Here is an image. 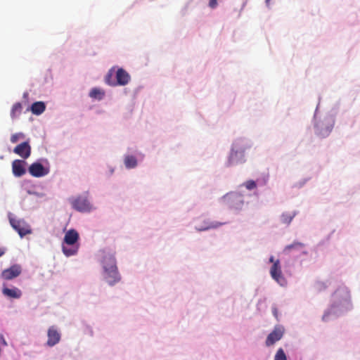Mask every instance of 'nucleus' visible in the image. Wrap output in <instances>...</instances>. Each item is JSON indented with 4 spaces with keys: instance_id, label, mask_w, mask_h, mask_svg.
<instances>
[{
    "instance_id": "obj_22",
    "label": "nucleus",
    "mask_w": 360,
    "mask_h": 360,
    "mask_svg": "<svg viewBox=\"0 0 360 360\" xmlns=\"http://www.w3.org/2000/svg\"><path fill=\"white\" fill-rule=\"evenodd\" d=\"M22 105L20 103H15L11 109V116L12 118H15L17 116H18L21 112H22Z\"/></svg>"
},
{
    "instance_id": "obj_10",
    "label": "nucleus",
    "mask_w": 360,
    "mask_h": 360,
    "mask_svg": "<svg viewBox=\"0 0 360 360\" xmlns=\"http://www.w3.org/2000/svg\"><path fill=\"white\" fill-rule=\"evenodd\" d=\"M30 174L34 177H41L49 173V169H46L42 164L34 162L29 167Z\"/></svg>"
},
{
    "instance_id": "obj_7",
    "label": "nucleus",
    "mask_w": 360,
    "mask_h": 360,
    "mask_svg": "<svg viewBox=\"0 0 360 360\" xmlns=\"http://www.w3.org/2000/svg\"><path fill=\"white\" fill-rule=\"evenodd\" d=\"M74 209L79 212H89L91 210V206L86 197L79 196L72 201Z\"/></svg>"
},
{
    "instance_id": "obj_4",
    "label": "nucleus",
    "mask_w": 360,
    "mask_h": 360,
    "mask_svg": "<svg viewBox=\"0 0 360 360\" xmlns=\"http://www.w3.org/2000/svg\"><path fill=\"white\" fill-rule=\"evenodd\" d=\"M10 224L21 238L32 232L30 226L24 220L10 218Z\"/></svg>"
},
{
    "instance_id": "obj_12",
    "label": "nucleus",
    "mask_w": 360,
    "mask_h": 360,
    "mask_svg": "<svg viewBox=\"0 0 360 360\" xmlns=\"http://www.w3.org/2000/svg\"><path fill=\"white\" fill-rule=\"evenodd\" d=\"M26 162L21 160H15L12 162V172L15 176L20 177L24 175L26 172L25 166Z\"/></svg>"
},
{
    "instance_id": "obj_13",
    "label": "nucleus",
    "mask_w": 360,
    "mask_h": 360,
    "mask_svg": "<svg viewBox=\"0 0 360 360\" xmlns=\"http://www.w3.org/2000/svg\"><path fill=\"white\" fill-rule=\"evenodd\" d=\"M116 81L115 84L120 86L127 84L130 80V75L122 68H119L115 72Z\"/></svg>"
},
{
    "instance_id": "obj_16",
    "label": "nucleus",
    "mask_w": 360,
    "mask_h": 360,
    "mask_svg": "<svg viewBox=\"0 0 360 360\" xmlns=\"http://www.w3.org/2000/svg\"><path fill=\"white\" fill-rule=\"evenodd\" d=\"M223 224H225V223H220V222H209L207 221H204V224L202 226H196V230L199 231H207L210 229H216Z\"/></svg>"
},
{
    "instance_id": "obj_23",
    "label": "nucleus",
    "mask_w": 360,
    "mask_h": 360,
    "mask_svg": "<svg viewBox=\"0 0 360 360\" xmlns=\"http://www.w3.org/2000/svg\"><path fill=\"white\" fill-rule=\"evenodd\" d=\"M115 70L113 68L110 69L108 74L105 76V82L110 86H116L115 80L112 79V77L114 75Z\"/></svg>"
},
{
    "instance_id": "obj_32",
    "label": "nucleus",
    "mask_w": 360,
    "mask_h": 360,
    "mask_svg": "<svg viewBox=\"0 0 360 360\" xmlns=\"http://www.w3.org/2000/svg\"><path fill=\"white\" fill-rule=\"evenodd\" d=\"M273 312H274V316L277 318V309H274Z\"/></svg>"
},
{
    "instance_id": "obj_28",
    "label": "nucleus",
    "mask_w": 360,
    "mask_h": 360,
    "mask_svg": "<svg viewBox=\"0 0 360 360\" xmlns=\"http://www.w3.org/2000/svg\"><path fill=\"white\" fill-rule=\"evenodd\" d=\"M218 5L217 0H209V6L211 8H215Z\"/></svg>"
},
{
    "instance_id": "obj_5",
    "label": "nucleus",
    "mask_w": 360,
    "mask_h": 360,
    "mask_svg": "<svg viewBox=\"0 0 360 360\" xmlns=\"http://www.w3.org/2000/svg\"><path fill=\"white\" fill-rule=\"evenodd\" d=\"M285 328L283 326H276L272 332L270 333L267 336L266 340V345L267 347L273 345L283 338Z\"/></svg>"
},
{
    "instance_id": "obj_35",
    "label": "nucleus",
    "mask_w": 360,
    "mask_h": 360,
    "mask_svg": "<svg viewBox=\"0 0 360 360\" xmlns=\"http://www.w3.org/2000/svg\"><path fill=\"white\" fill-rule=\"evenodd\" d=\"M269 1L270 0H266V4H269Z\"/></svg>"
},
{
    "instance_id": "obj_34",
    "label": "nucleus",
    "mask_w": 360,
    "mask_h": 360,
    "mask_svg": "<svg viewBox=\"0 0 360 360\" xmlns=\"http://www.w3.org/2000/svg\"><path fill=\"white\" fill-rule=\"evenodd\" d=\"M330 131V129H328V130L326 131V134H328Z\"/></svg>"
},
{
    "instance_id": "obj_19",
    "label": "nucleus",
    "mask_w": 360,
    "mask_h": 360,
    "mask_svg": "<svg viewBox=\"0 0 360 360\" xmlns=\"http://www.w3.org/2000/svg\"><path fill=\"white\" fill-rule=\"evenodd\" d=\"M124 165L128 169L134 168L137 165V160L134 155H127L124 158Z\"/></svg>"
},
{
    "instance_id": "obj_2",
    "label": "nucleus",
    "mask_w": 360,
    "mask_h": 360,
    "mask_svg": "<svg viewBox=\"0 0 360 360\" xmlns=\"http://www.w3.org/2000/svg\"><path fill=\"white\" fill-rule=\"evenodd\" d=\"M250 147V145L247 140L243 139L236 140L232 145L231 152L229 155V164L233 165L243 162L244 153Z\"/></svg>"
},
{
    "instance_id": "obj_21",
    "label": "nucleus",
    "mask_w": 360,
    "mask_h": 360,
    "mask_svg": "<svg viewBox=\"0 0 360 360\" xmlns=\"http://www.w3.org/2000/svg\"><path fill=\"white\" fill-rule=\"evenodd\" d=\"M304 247V244L300 242H294L293 243L285 247L284 252L289 253L292 250H300Z\"/></svg>"
},
{
    "instance_id": "obj_20",
    "label": "nucleus",
    "mask_w": 360,
    "mask_h": 360,
    "mask_svg": "<svg viewBox=\"0 0 360 360\" xmlns=\"http://www.w3.org/2000/svg\"><path fill=\"white\" fill-rule=\"evenodd\" d=\"M105 95V91L98 88H94L89 92V96L92 98L101 100Z\"/></svg>"
},
{
    "instance_id": "obj_3",
    "label": "nucleus",
    "mask_w": 360,
    "mask_h": 360,
    "mask_svg": "<svg viewBox=\"0 0 360 360\" xmlns=\"http://www.w3.org/2000/svg\"><path fill=\"white\" fill-rule=\"evenodd\" d=\"M223 200L226 206L233 210H241L244 205L243 196L238 193H228L223 197Z\"/></svg>"
},
{
    "instance_id": "obj_25",
    "label": "nucleus",
    "mask_w": 360,
    "mask_h": 360,
    "mask_svg": "<svg viewBox=\"0 0 360 360\" xmlns=\"http://www.w3.org/2000/svg\"><path fill=\"white\" fill-rule=\"evenodd\" d=\"M24 138H25L24 134H22V133H16V134H13L11 136L10 140H11V142L12 143H17L19 141V139H24Z\"/></svg>"
},
{
    "instance_id": "obj_1",
    "label": "nucleus",
    "mask_w": 360,
    "mask_h": 360,
    "mask_svg": "<svg viewBox=\"0 0 360 360\" xmlns=\"http://www.w3.org/2000/svg\"><path fill=\"white\" fill-rule=\"evenodd\" d=\"M102 255L101 262L104 270V278L110 285H114L120 280L115 258L112 254L105 251H103Z\"/></svg>"
},
{
    "instance_id": "obj_24",
    "label": "nucleus",
    "mask_w": 360,
    "mask_h": 360,
    "mask_svg": "<svg viewBox=\"0 0 360 360\" xmlns=\"http://www.w3.org/2000/svg\"><path fill=\"white\" fill-rule=\"evenodd\" d=\"M274 360H287L286 355L282 348L278 349Z\"/></svg>"
},
{
    "instance_id": "obj_9",
    "label": "nucleus",
    "mask_w": 360,
    "mask_h": 360,
    "mask_svg": "<svg viewBox=\"0 0 360 360\" xmlns=\"http://www.w3.org/2000/svg\"><path fill=\"white\" fill-rule=\"evenodd\" d=\"M13 152L25 160L31 155V146L28 141H24L17 145L14 148Z\"/></svg>"
},
{
    "instance_id": "obj_29",
    "label": "nucleus",
    "mask_w": 360,
    "mask_h": 360,
    "mask_svg": "<svg viewBox=\"0 0 360 360\" xmlns=\"http://www.w3.org/2000/svg\"><path fill=\"white\" fill-rule=\"evenodd\" d=\"M326 287L327 286L324 283H317V286H316L318 290H319V291H321L323 289L326 288Z\"/></svg>"
},
{
    "instance_id": "obj_18",
    "label": "nucleus",
    "mask_w": 360,
    "mask_h": 360,
    "mask_svg": "<svg viewBox=\"0 0 360 360\" xmlns=\"http://www.w3.org/2000/svg\"><path fill=\"white\" fill-rule=\"evenodd\" d=\"M62 249L64 255L67 257H70L77 254L79 249V245H72L71 248H68L66 245H63Z\"/></svg>"
},
{
    "instance_id": "obj_33",
    "label": "nucleus",
    "mask_w": 360,
    "mask_h": 360,
    "mask_svg": "<svg viewBox=\"0 0 360 360\" xmlns=\"http://www.w3.org/2000/svg\"><path fill=\"white\" fill-rule=\"evenodd\" d=\"M4 254V251L0 248V257H1Z\"/></svg>"
},
{
    "instance_id": "obj_15",
    "label": "nucleus",
    "mask_w": 360,
    "mask_h": 360,
    "mask_svg": "<svg viewBox=\"0 0 360 360\" xmlns=\"http://www.w3.org/2000/svg\"><path fill=\"white\" fill-rule=\"evenodd\" d=\"M79 240V234L75 229L68 231L64 237V243L68 245H76Z\"/></svg>"
},
{
    "instance_id": "obj_31",
    "label": "nucleus",
    "mask_w": 360,
    "mask_h": 360,
    "mask_svg": "<svg viewBox=\"0 0 360 360\" xmlns=\"http://www.w3.org/2000/svg\"><path fill=\"white\" fill-rule=\"evenodd\" d=\"M269 262L273 263V264H274V262L276 261H274V257L273 256H271L270 258H269Z\"/></svg>"
},
{
    "instance_id": "obj_11",
    "label": "nucleus",
    "mask_w": 360,
    "mask_h": 360,
    "mask_svg": "<svg viewBox=\"0 0 360 360\" xmlns=\"http://www.w3.org/2000/svg\"><path fill=\"white\" fill-rule=\"evenodd\" d=\"M48 340L47 345L53 347L58 344L60 340V333L55 326H51L47 332Z\"/></svg>"
},
{
    "instance_id": "obj_14",
    "label": "nucleus",
    "mask_w": 360,
    "mask_h": 360,
    "mask_svg": "<svg viewBox=\"0 0 360 360\" xmlns=\"http://www.w3.org/2000/svg\"><path fill=\"white\" fill-rule=\"evenodd\" d=\"M1 292L5 297L8 298L19 299L22 296V291L16 287L9 288L4 285Z\"/></svg>"
},
{
    "instance_id": "obj_8",
    "label": "nucleus",
    "mask_w": 360,
    "mask_h": 360,
    "mask_svg": "<svg viewBox=\"0 0 360 360\" xmlns=\"http://www.w3.org/2000/svg\"><path fill=\"white\" fill-rule=\"evenodd\" d=\"M22 272L21 266L18 264H14L11 267L4 269L1 274V276L4 280H11L18 277Z\"/></svg>"
},
{
    "instance_id": "obj_26",
    "label": "nucleus",
    "mask_w": 360,
    "mask_h": 360,
    "mask_svg": "<svg viewBox=\"0 0 360 360\" xmlns=\"http://www.w3.org/2000/svg\"><path fill=\"white\" fill-rule=\"evenodd\" d=\"M244 186L248 190H253L257 187L256 182L253 180H248L244 183Z\"/></svg>"
},
{
    "instance_id": "obj_30",
    "label": "nucleus",
    "mask_w": 360,
    "mask_h": 360,
    "mask_svg": "<svg viewBox=\"0 0 360 360\" xmlns=\"http://www.w3.org/2000/svg\"><path fill=\"white\" fill-rule=\"evenodd\" d=\"M329 315L328 313H326L323 316V321H327L328 320V316Z\"/></svg>"
},
{
    "instance_id": "obj_27",
    "label": "nucleus",
    "mask_w": 360,
    "mask_h": 360,
    "mask_svg": "<svg viewBox=\"0 0 360 360\" xmlns=\"http://www.w3.org/2000/svg\"><path fill=\"white\" fill-rule=\"evenodd\" d=\"M293 217L294 215H292L290 214H284L282 215L281 219L284 224H289L291 222Z\"/></svg>"
},
{
    "instance_id": "obj_17",
    "label": "nucleus",
    "mask_w": 360,
    "mask_h": 360,
    "mask_svg": "<svg viewBox=\"0 0 360 360\" xmlns=\"http://www.w3.org/2000/svg\"><path fill=\"white\" fill-rule=\"evenodd\" d=\"M46 109L45 103L42 101L34 102L31 106V111L34 115H39Z\"/></svg>"
},
{
    "instance_id": "obj_6",
    "label": "nucleus",
    "mask_w": 360,
    "mask_h": 360,
    "mask_svg": "<svg viewBox=\"0 0 360 360\" xmlns=\"http://www.w3.org/2000/svg\"><path fill=\"white\" fill-rule=\"evenodd\" d=\"M271 276L281 285H285L287 281L283 276L280 265V261L277 259L272 265L270 269Z\"/></svg>"
}]
</instances>
